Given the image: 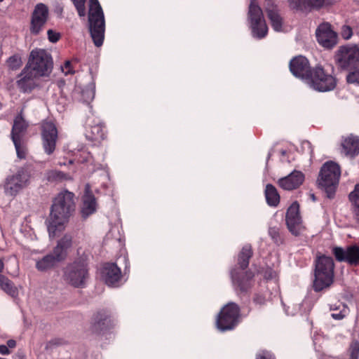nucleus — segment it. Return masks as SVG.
I'll list each match as a JSON object with an SVG mask.
<instances>
[{"label":"nucleus","mask_w":359,"mask_h":359,"mask_svg":"<svg viewBox=\"0 0 359 359\" xmlns=\"http://www.w3.org/2000/svg\"><path fill=\"white\" fill-rule=\"evenodd\" d=\"M335 59L342 69L351 68L359 61V48L356 46H341L337 50Z\"/></svg>","instance_id":"12"},{"label":"nucleus","mask_w":359,"mask_h":359,"mask_svg":"<svg viewBox=\"0 0 359 359\" xmlns=\"http://www.w3.org/2000/svg\"><path fill=\"white\" fill-rule=\"evenodd\" d=\"M348 359H358L359 340H353L348 348Z\"/></svg>","instance_id":"38"},{"label":"nucleus","mask_w":359,"mask_h":359,"mask_svg":"<svg viewBox=\"0 0 359 359\" xmlns=\"http://www.w3.org/2000/svg\"><path fill=\"white\" fill-rule=\"evenodd\" d=\"M301 222L299 205L297 202H294L288 208L286 213V223L292 234L297 235L299 233Z\"/></svg>","instance_id":"17"},{"label":"nucleus","mask_w":359,"mask_h":359,"mask_svg":"<svg viewBox=\"0 0 359 359\" xmlns=\"http://www.w3.org/2000/svg\"><path fill=\"white\" fill-rule=\"evenodd\" d=\"M62 72H64L66 75L69 74H72L73 71L72 69V64L71 62L67 60L64 65L61 67Z\"/></svg>","instance_id":"45"},{"label":"nucleus","mask_w":359,"mask_h":359,"mask_svg":"<svg viewBox=\"0 0 359 359\" xmlns=\"http://www.w3.org/2000/svg\"><path fill=\"white\" fill-rule=\"evenodd\" d=\"M316 39L323 48L332 49L337 43V34L328 22L319 25L316 30Z\"/></svg>","instance_id":"13"},{"label":"nucleus","mask_w":359,"mask_h":359,"mask_svg":"<svg viewBox=\"0 0 359 359\" xmlns=\"http://www.w3.org/2000/svg\"><path fill=\"white\" fill-rule=\"evenodd\" d=\"M19 76L21 78L17 81L18 88L23 93L31 92L35 86L34 79L38 76L29 71L28 68H24Z\"/></svg>","instance_id":"22"},{"label":"nucleus","mask_w":359,"mask_h":359,"mask_svg":"<svg viewBox=\"0 0 359 359\" xmlns=\"http://www.w3.org/2000/svg\"><path fill=\"white\" fill-rule=\"evenodd\" d=\"M74 194L69 191L60 192L53 200L48 218V231L50 237L62 231L65 224L75 210Z\"/></svg>","instance_id":"1"},{"label":"nucleus","mask_w":359,"mask_h":359,"mask_svg":"<svg viewBox=\"0 0 359 359\" xmlns=\"http://www.w3.org/2000/svg\"><path fill=\"white\" fill-rule=\"evenodd\" d=\"M341 147L346 156L355 157L359 154V137L353 135L345 137Z\"/></svg>","instance_id":"27"},{"label":"nucleus","mask_w":359,"mask_h":359,"mask_svg":"<svg viewBox=\"0 0 359 359\" xmlns=\"http://www.w3.org/2000/svg\"><path fill=\"white\" fill-rule=\"evenodd\" d=\"M102 277L109 286H117L122 278L121 271L116 264L107 263L103 267Z\"/></svg>","instance_id":"19"},{"label":"nucleus","mask_w":359,"mask_h":359,"mask_svg":"<svg viewBox=\"0 0 359 359\" xmlns=\"http://www.w3.org/2000/svg\"><path fill=\"white\" fill-rule=\"evenodd\" d=\"M48 39L52 43H56L60 39V34L53 29H48L47 32Z\"/></svg>","instance_id":"42"},{"label":"nucleus","mask_w":359,"mask_h":359,"mask_svg":"<svg viewBox=\"0 0 359 359\" xmlns=\"http://www.w3.org/2000/svg\"><path fill=\"white\" fill-rule=\"evenodd\" d=\"M10 353V351L6 345H0V354L1 355H8Z\"/></svg>","instance_id":"48"},{"label":"nucleus","mask_w":359,"mask_h":359,"mask_svg":"<svg viewBox=\"0 0 359 359\" xmlns=\"http://www.w3.org/2000/svg\"><path fill=\"white\" fill-rule=\"evenodd\" d=\"M332 253L338 262H344L351 266H359V246L353 245L346 248L334 247Z\"/></svg>","instance_id":"14"},{"label":"nucleus","mask_w":359,"mask_h":359,"mask_svg":"<svg viewBox=\"0 0 359 359\" xmlns=\"http://www.w3.org/2000/svg\"><path fill=\"white\" fill-rule=\"evenodd\" d=\"M30 177L29 171L25 168H20L15 175L8 176L4 185L6 194L15 196L29 185Z\"/></svg>","instance_id":"10"},{"label":"nucleus","mask_w":359,"mask_h":359,"mask_svg":"<svg viewBox=\"0 0 359 359\" xmlns=\"http://www.w3.org/2000/svg\"><path fill=\"white\" fill-rule=\"evenodd\" d=\"M41 138L43 148L48 155L52 154L56 147L58 132L55 124L51 121L41 123Z\"/></svg>","instance_id":"11"},{"label":"nucleus","mask_w":359,"mask_h":359,"mask_svg":"<svg viewBox=\"0 0 359 359\" xmlns=\"http://www.w3.org/2000/svg\"><path fill=\"white\" fill-rule=\"evenodd\" d=\"M20 359H24V357L23 356H20Z\"/></svg>","instance_id":"52"},{"label":"nucleus","mask_w":359,"mask_h":359,"mask_svg":"<svg viewBox=\"0 0 359 359\" xmlns=\"http://www.w3.org/2000/svg\"><path fill=\"white\" fill-rule=\"evenodd\" d=\"M289 66L290 72L294 76L306 82L312 69L309 60L305 57L299 55L294 57L290 60Z\"/></svg>","instance_id":"16"},{"label":"nucleus","mask_w":359,"mask_h":359,"mask_svg":"<svg viewBox=\"0 0 359 359\" xmlns=\"http://www.w3.org/2000/svg\"><path fill=\"white\" fill-rule=\"evenodd\" d=\"M269 234L272 238V240L276 244H279L282 243V238L280 234V229L276 226L270 227L269 229Z\"/></svg>","instance_id":"40"},{"label":"nucleus","mask_w":359,"mask_h":359,"mask_svg":"<svg viewBox=\"0 0 359 359\" xmlns=\"http://www.w3.org/2000/svg\"><path fill=\"white\" fill-rule=\"evenodd\" d=\"M90 137L92 140H99L104 139V127L101 124H96L90 127Z\"/></svg>","instance_id":"37"},{"label":"nucleus","mask_w":359,"mask_h":359,"mask_svg":"<svg viewBox=\"0 0 359 359\" xmlns=\"http://www.w3.org/2000/svg\"><path fill=\"white\" fill-rule=\"evenodd\" d=\"M264 193L266 203L269 205L276 207L279 204L280 195L273 185L271 184H266Z\"/></svg>","instance_id":"29"},{"label":"nucleus","mask_w":359,"mask_h":359,"mask_svg":"<svg viewBox=\"0 0 359 359\" xmlns=\"http://www.w3.org/2000/svg\"><path fill=\"white\" fill-rule=\"evenodd\" d=\"M306 83L315 90L327 92L334 89L337 79L321 66H317L312 69Z\"/></svg>","instance_id":"5"},{"label":"nucleus","mask_w":359,"mask_h":359,"mask_svg":"<svg viewBox=\"0 0 359 359\" xmlns=\"http://www.w3.org/2000/svg\"><path fill=\"white\" fill-rule=\"evenodd\" d=\"M252 246L249 244L244 245L238 255V264L243 270L249 265V260L252 256Z\"/></svg>","instance_id":"30"},{"label":"nucleus","mask_w":359,"mask_h":359,"mask_svg":"<svg viewBox=\"0 0 359 359\" xmlns=\"http://www.w3.org/2000/svg\"><path fill=\"white\" fill-rule=\"evenodd\" d=\"M290 7L294 10L318 9L327 4V0H288Z\"/></svg>","instance_id":"24"},{"label":"nucleus","mask_w":359,"mask_h":359,"mask_svg":"<svg viewBox=\"0 0 359 359\" xmlns=\"http://www.w3.org/2000/svg\"><path fill=\"white\" fill-rule=\"evenodd\" d=\"M304 175L299 170H294L287 176L279 179L278 184L285 190L297 189L304 182Z\"/></svg>","instance_id":"18"},{"label":"nucleus","mask_w":359,"mask_h":359,"mask_svg":"<svg viewBox=\"0 0 359 359\" xmlns=\"http://www.w3.org/2000/svg\"><path fill=\"white\" fill-rule=\"evenodd\" d=\"M334 262L332 257L320 255L315 260L312 287L316 292L329 289L334 280Z\"/></svg>","instance_id":"2"},{"label":"nucleus","mask_w":359,"mask_h":359,"mask_svg":"<svg viewBox=\"0 0 359 359\" xmlns=\"http://www.w3.org/2000/svg\"><path fill=\"white\" fill-rule=\"evenodd\" d=\"M86 0H71L80 17L86 15Z\"/></svg>","instance_id":"39"},{"label":"nucleus","mask_w":359,"mask_h":359,"mask_svg":"<svg viewBox=\"0 0 359 359\" xmlns=\"http://www.w3.org/2000/svg\"><path fill=\"white\" fill-rule=\"evenodd\" d=\"M253 276L254 274L251 271L231 272V278L234 286L242 292H247L251 288Z\"/></svg>","instance_id":"20"},{"label":"nucleus","mask_w":359,"mask_h":359,"mask_svg":"<svg viewBox=\"0 0 359 359\" xmlns=\"http://www.w3.org/2000/svg\"><path fill=\"white\" fill-rule=\"evenodd\" d=\"M4 269V263L1 259H0V273L3 272Z\"/></svg>","instance_id":"50"},{"label":"nucleus","mask_w":359,"mask_h":359,"mask_svg":"<svg viewBox=\"0 0 359 359\" xmlns=\"http://www.w3.org/2000/svg\"><path fill=\"white\" fill-rule=\"evenodd\" d=\"M72 238L69 235H65L60 241L57 245L53 248L50 253L53 257L58 262L65 260L67 256L68 250L72 248Z\"/></svg>","instance_id":"21"},{"label":"nucleus","mask_w":359,"mask_h":359,"mask_svg":"<svg viewBox=\"0 0 359 359\" xmlns=\"http://www.w3.org/2000/svg\"><path fill=\"white\" fill-rule=\"evenodd\" d=\"M253 302L257 304L263 305L266 302V299L264 296L256 294L253 298Z\"/></svg>","instance_id":"46"},{"label":"nucleus","mask_w":359,"mask_h":359,"mask_svg":"<svg viewBox=\"0 0 359 359\" xmlns=\"http://www.w3.org/2000/svg\"><path fill=\"white\" fill-rule=\"evenodd\" d=\"M355 2H357L358 4H359V0H354Z\"/></svg>","instance_id":"51"},{"label":"nucleus","mask_w":359,"mask_h":359,"mask_svg":"<svg viewBox=\"0 0 359 359\" xmlns=\"http://www.w3.org/2000/svg\"><path fill=\"white\" fill-rule=\"evenodd\" d=\"M109 315L105 311H98L94 315L91 323V331L94 333H98L105 329L107 326Z\"/></svg>","instance_id":"28"},{"label":"nucleus","mask_w":359,"mask_h":359,"mask_svg":"<svg viewBox=\"0 0 359 359\" xmlns=\"http://www.w3.org/2000/svg\"><path fill=\"white\" fill-rule=\"evenodd\" d=\"M341 36L344 39H349L352 34V29L349 26H343L341 29Z\"/></svg>","instance_id":"43"},{"label":"nucleus","mask_w":359,"mask_h":359,"mask_svg":"<svg viewBox=\"0 0 359 359\" xmlns=\"http://www.w3.org/2000/svg\"><path fill=\"white\" fill-rule=\"evenodd\" d=\"M239 314L240 308L236 304L229 302L226 304L217 315V329L222 332L233 329L238 323Z\"/></svg>","instance_id":"9"},{"label":"nucleus","mask_w":359,"mask_h":359,"mask_svg":"<svg viewBox=\"0 0 359 359\" xmlns=\"http://www.w3.org/2000/svg\"><path fill=\"white\" fill-rule=\"evenodd\" d=\"M17 152L18 157L25 158L26 156V146L24 139H12Z\"/></svg>","instance_id":"35"},{"label":"nucleus","mask_w":359,"mask_h":359,"mask_svg":"<svg viewBox=\"0 0 359 359\" xmlns=\"http://www.w3.org/2000/svg\"><path fill=\"white\" fill-rule=\"evenodd\" d=\"M267 16L274 30L280 32L282 29L283 18L279 13L277 6L269 1L266 6Z\"/></svg>","instance_id":"26"},{"label":"nucleus","mask_w":359,"mask_h":359,"mask_svg":"<svg viewBox=\"0 0 359 359\" xmlns=\"http://www.w3.org/2000/svg\"><path fill=\"white\" fill-rule=\"evenodd\" d=\"M6 346L8 348H13L16 346V341L14 339H9L6 342Z\"/></svg>","instance_id":"49"},{"label":"nucleus","mask_w":359,"mask_h":359,"mask_svg":"<svg viewBox=\"0 0 359 359\" xmlns=\"http://www.w3.org/2000/svg\"><path fill=\"white\" fill-rule=\"evenodd\" d=\"M248 16L253 36L258 39L265 37L268 33V27L257 0H251L248 8Z\"/></svg>","instance_id":"8"},{"label":"nucleus","mask_w":359,"mask_h":359,"mask_svg":"<svg viewBox=\"0 0 359 359\" xmlns=\"http://www.w3.org/2000/svg\"><path fill=\"white\" fill-rule=\"evenodd\" d=\"M256 359H275V358L269 351H262L257 355Z\"/></svg>","instance_id":"44"},{"label":"nucleus","mask_w":359,"mask_h":359,"mask_svg":"<svg viewBox=\"0 0 359 359\" xmlns=\"http://www.w3.org/2000/svg\"><path fill=\"white\" fill-rule=\"evenodd\" d=\"M346 79L348 83L359 84V69L348 74Z\"/></svg>","instance_id":"41"},{"label":"nucleus","mask_w":359,"mask_h":359,"mask_svg":"<svg viewBox=\"0 0 359 359\" xmlns=\"http://www.w3.org/2000/svg\"><path fill=\"white\" fill-rule=\"evenodd\" d=\"M0 288L11 297L18 294V290L13 283L4 275H0Z\"/></svg>","instance_id":"32"},{"label":"nucleus","mask_w":359,"mask_h":359,"mask_svg":"<svg viewBox=\"0 0 359 359\" xmlns=\"http://www.w3.org/2000/svg\"><path fill=\"white\" fill-rule=\"evenodd\" d=\"M28 123L23 117L22 109L14 119L11 134V139H24Z\"/></svg>","instance_id":"25"},{"label":"nucleus","mask_w":359,"mask_h":359,"mask_svg":"<svg viewBox=\"0 0 359 359\" xmlns=\"http://www.w3.org/2000/svg\"><path fill=\"white\" fill-rule=\"evenodd\" d=\"M340 175L341 170L338 164L330 161L322 166L318 182V185L325 191L327 198L334 197Z\"/></svg>","instance_id":"4"},{"label":"nucleus","mask_w":359,"mask_h":359,"mask_svg":"<svg viewBox=\"0 0 359 359\" xmlns=\"http://www.w3.org/2000/svg\"><path fill=\"white\" fill-rule=\"evenodd\" d=\"M48 17V7L43 4H38L32 15L30 32L34 35L39 34L46 23Z\"/></svg>","instance_id":"15"},{"label":"nucleus","mask_w":359,"mask_h":359,"mask_svg":"<svg viewBox=\"0 0 359 359\" xmlns=\"http://www.w3.org/2000/svg\"><path fill=\"white\" fill-rule=\"evenodd\" d=\"M52 59L45 50H33L29 58V61L25 68H28L35 76H43L50 72L52 68Z\"/></svg>","instance_id":"7"},{"label":"nucleus","mask_w":359,"mask_h":359,"mask_svg":"<svg viewBox=\"0 0 359 359\" xmlns=\"http://www.w3.org/2000/svg\"><path fill=\"white\" fill-rule=\"evenodd\" d=\"M346 316V309L340 311L339 313H332V317L336 320H341L344 318Z\"/></svg>","instance_id":"47"},{"label":"nucleus","mask_w":359,"mask_h":359,"mask_svg":"<svg viewBox=\"0 0 359 359\" xmlns=\"http://www.w3.org/2000/svg\"><path fill=\"white\" fill-rule=\"evenodd\" d=\"M58 262L53 257L52 254L44 256L36 263V267L39 271H46L54 266Z\"/></svg>","instance_id":"31"},{"label":"nucleus","mask_w":359,"mask_h":359,"mask_svg":"<svg viewBox=\"0 0 359 359\" xmlns=\"http://www.w3.org/2000/svg\"><path fill=\"white\" fill-rule=\"evenodd\" d=\"M69 178L67 174L59 170H50L47 173V179L49 182L67 180Z\"/></svg>","instance_id":"36"},{"label":"nucleus","mask_w":359,"mask_h":359,"mask_svg":"<svg viewBox=\"0 0 359 359\" xmlns=\"http://www.w3.org/2000/svg\"><path fill=\"white\" fill-rule=\"evenodd\" d=\"M88 12L89 29L95 45L100 47L104 38V18L98 0H89Z\"/></svg>","instance_id":"3"},{"label":"nucleus","mask_w":359,"mask_h":359,"mask_svg":"<svg viewBox=\"0 0 359 359\" xmlns=\"http://www.w3.org/2000/svg\"><path fill=\"white\" fill-rule=\"evenodd\" d=\"M64 279L74 287L84 286L88 278L87 264L83 259H77L68 264L64 270Z\"/></svg>","instance_id":"6"},{"label":"nucleus","mask_w":359,"mask_h":359,"mask_svg":"<svg viewBox=\"0 0 359 359\" xmlns=\"http://www.w3.org/2000/svg\"><path fill=\"white\" fill-rule=\"evenodd\" d=\"M352 203V211L355 219L359 222V184H356L354 190L349 194Z\"/></svg>","instance_id":"33"},{"label":"nucleus","mask_w":359,"mask_h":359,"mask_svg":"<svg viewBox=\"0 0 359 359\" xmlns=\"http://www.w3.org/2000/svg\"><path fill=\"white\" fill-rule=\"evenodd\" d=\"M97 203L94 195L92 194L90 186H86L85 194L83 196V206L81 212L86 217L96 211Z\"/></svg>","instance_id":"23"},{"label":"nucleus","mask_w":359,"mask_h":359,"mask_svg":"<svg viewBox=\"0 0 359 359\" xmlns=\"http://www.w3.org/2000/svg\"><path fill=\"white\" fill-rule=\"evenodd\" d=\"M6 63L10 70L16 71L22 66V57L20 54H15L9 57Z\"/></svg>","instance_id":"34"}]
</instances>
